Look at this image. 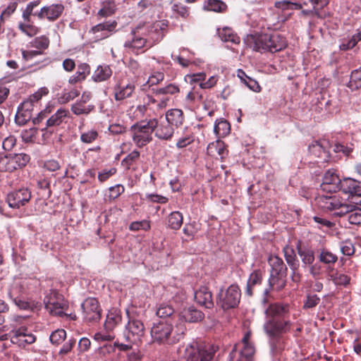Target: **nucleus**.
I'll use <instances>...</instances> for the list:
<instances>
[{"mask_svg":"<svg viewBox=\"0 0 361 361\" xmlns=\"http://www.w3.org/2000/svg\"><path fill=\"white\" fill-rule=\"evenodd\" d=\"M290 307L288 303L274 302L269 304L265 311L267 318L263 329L275 349L283 348V336L290 333L293 327V322L290 319Z\"/></svg>","mask_w":361,"mask_h":361,"instance_id":"f257e3e1","label":"nucleus"},{"mask_svg":"<svg viewBox=\"0 0 361 361\" xmlns=\"http://www.w3.org/2000/svg\"><path fill=\"white\" fill-rule=\"evenodd\" d=\"M317 204L324 211L334 212L338 217L348 216L350 224L361 226V209L350 204L338 195H319L316 198Z\"/></svg>","mask_w":361,"mask_h":361,"instance_id":"f03ea898","label":"nucleus"},{"mask_svg":"<svg viewBox=\"0 0 361 361\" xmlns=\"http://www.w3.org/2000/svg\"><path fill=\"white\" fill-rule=\"evenodd\" d=\"M186 331V326L182 322H176L173 327L169 320H161L153 323L150 334L154 343L173 345L183 338Z\"/></svg>","mask_w":361,"mask_h":361,"instance_id":"7ed1b4c3","label":"nucleus"},{"mask_svg":"<svg viewBox=\"0 0 361 361\" xmlns=\"http://www.w3.org/2000/svg\"><path fill=\"white\" fill-rule=\"evenodd\" d=\"M246 43L253 51L261 53L281 51L288 46L286 38L277 32L248 35Z\"/></svg>","mask_w":361,"mask_h":361,"instance_id":"20e7f679","label":"nucleus"},{"mask_svg":"<svg viewBox=\"0 0 361 361\" xmlns=\"http://www.w3.org/2000/svg\"><path fill=\"white\" fill-rule=\"evenodd\" d=\"M153 27L149 25H138L130 32V38L124 43V47L134 50L140 49L143 47H151L153 43L151 42L153 32Z\"/></svg>","mask_w":361,"mask_h":361,"instance_id":"39448f33","label":"nucleus"},{"mask_svg":"<svg viewBox=\"0 0 361 361\" xmlns=\"http://www.w3.org/2000/svg\"><path fill=\"white\" fill-rule=\"evenodd\" d=\"M151 123L150 118L137 122L130 127L132 140L137 147L142 148L152 141L154 128Z\"/></svg>","mask_w":361,"mask_h":361,"instance_id":"423d86ee","label":"nucleus"},{"mask_svg":"<svg viewBox=\"0 0 361 361\" xmlns=\"http://www.w3.org/2000/svg\"><path fill=\"white\" fill-rule=\"evenodd\" d=\"M251 331H247L241 341L236 343L230 353V360L235 361H252L255 352L251 339Z\"/></svg>","mask_w":361,"mask_h":361,"instance_id":"0eeeda50","label":"nucleus"},{"mask_svg":"<svg viewBox=\"0 0 361 361\" xmlns=\"http://www.w3.org/2000/svg\"><path fill=\"white\" fill-rule=\"evenodd\" d=\"M44 304L46 310L52 315L58 316L59 317H66L72 320L76 319V315L68 314V304L67 301L63 298L56 296H51L49 298L44 299Z\"/></svg>","mask_w":361,"mask_h":361,"instance_id":"6e6552de","label":"nucleus"},{"mask_svg":"<svg viewBox=\"0 0 361 361\" xmlns=\"http://www.w3.org/2000/svg\"><path fill=\"white\" fill-rule=\"evenodd\" d=\"M241 293L237 285H231L224 293L221 290L218 295L217 303L224 310L234 308L240 302Z\"/></svg>","mask_w":361,"mask_h":361,"instance_id":"1a4fd4ad","label":"nucleus"},{"mask_svg":"<svg viewBox=\"0 0 361 361\" xmlns=\"http://www.w3.org/2000/svg\"><path fill=\"white\" fill-rule=\"evenodd\" d=\"M145 334V328L143 322L140 319L129 317L125 331L126 340L130 343H139L142 342V338Z\"/></svg>","mask_w":361,"mask_h":361,"instance_id":"9d476101","label":"nucleus"},{"mask_svg":"<svg viewBox=\"0 0 361 361\" xmlns=\"http://www.w3.org/2000/svg\"><path fill=\"white\" fill-rule=\"evenodd\" d=\"M83 319L87 322H97L102 317V308L94 298H88L82 303Z\"/></svg>","mask_w":361,"mask_h":361,"instance_id":"9b49d317","label":"nucleus"},{"mask_svg":"<svg viewBox=\"0 0 361 361\" xmlns=\"http://www.w3.org/2000/svg\"><path fill=\"white\" fill-rule=\"evenodd\" d=\"M330 148L329 142L326 140L313 141L308 147L310 153L314 157L318 158V162L321 163L334 161L330 153Z\"/></svg>","mask_w":361,"mask_h":361,"instance_id":"f8f14e48","label":"nucleus"},{"mask_svg":"<svg viewBox=\"0 0 361 361\" xmlns=\"http://www.w3.org/2000/svg\"><path fill=\"white\" fill-rule=\"evenodd\" d=\"M31 197V191L27 188H22L9 192L6 201L10 207L19 209L27 204Z\"/></svg>","mask_w":361,"mask_h":361,"instance_id":"ddd939ff","label":"nucleus"},{"mask_svg":"<svg viewBox=\"0 0 361 361\" xmlns=\"http://www.w3.org/2000/svg\"><path fill=\"white\" fill-rule=\"evenodd\" d=\"M151 119L154 136L161 140H171L176 129L163 118V116H161L159 119L155 118Z\"/></svg>","mask_w":361,"mask_h":361,"instance_id":"4468645a","label":"nucleus"},{"mask_svg":"<svg viewBox=\"0 0 361 361\" xmlns=\"http://www.w3.org/2000/svg\"><path fill=\"white\" fill-rule=\"evenodd\" d=\"M186 78L189 80L190 84L192 86L191 90L187 95V99L202 103V98L203 94V75L202 73H196L192 75H188Z\"/></svg>","mask_w":361,"mask_h":361,"instance_id":"2eb2a0df","label":"nucleus"},{"mask_svg":"<svg viewBox=\"0 0 361 361\" xmlns=\"http://www.w3.org/2000/svg\"><path fill=\"white\" fill-rule=\"evenodd\" d=\"M338 190L348 195V197L360 198L359 201H355L353 203L361 206V183L350 178H343L340 183Z\"/></svg>","mask_w":361,"mask_h":361,"instance_id":"dca6fc26","label":"nucleus"},{"mask_svg":"<svg viewBox=\"0 0 361 361\" xmlns=\"http://www.w3.org/2000/svg\"><path fill=\"white\" fill-rule=\"evenodd\" d=\"M64 11V6L61 4H54L42 7L36 16L40 19H47L50 22L58 20Z\"/></svg>","mask_w":361,"mask_h":361,"instance_id":"f3484780","label":"nucleus"},{"mask_svg":"<svg viewBox=\"0 0 361 361\" xmlns=\"http://www.w3.org/2000/svg\"><path fill=\"white\" fill-rule=\"evenodd\" d=\"M11 342L17 344L20 347L35 342L36 337L32 334L27 333V329L22 326L16 331H13L10 336Z\"/></svg>","mask_w":361,"mask_h":361,"instance_id":"a211bd4d","label":"nucleus"},{"mask_svg":"<svg viewBox=\"0 0 361 361\" xmlns=\"http://www.w3.org/2000/svg\"><path fill=\"white\" fill-rule=\"evenodd\" d=\"M182 348L184 351V357L186 361H203V346L197 341H194L186 347H179L178 353L180 355Z\"/></svg>","mask_w":361,"mask_h":361,"instance_id":"6ab92c4d","label":"nucleus"},{"mask_svg":"<svg viewBox=\"0 0 361 361\" xmlns=\"http://www.w3.org/2000/svg\"><path fill=\"white\" fill-rule=\"evenodd\" d=\"M341 180L335 171L329 170L324 176L322 189L327 192H336L339 189Z\"/></svg>","mask_w":361,"mask_h":361,"instance_id":"aec40b11","label":"nucleus"},{"mask_svg":"<svg viewBox=\"0 0 361 361\" xmlns=\"http://www.w3.org/2000/svg\"><path fill=\"white\" fill-rule=\"evenodd\" d=\"M296 250L304 267H307L314 262L315 253L312 247L304 245L300 240H298L296 245Z\"/></svg>","mask_w":361,"mask_h":361,"instance_id":"412c9836","label":"nucleus"},{"mask_svg":"<svg viewBox=\"0 0 361 361\" xmlns=\"http://www.w3.org/2000/svg\"><path fill=\"white\" fill-rule=\"evenodd\" d=\"M286 276L281 275H270L269 279V288H267L264 292L263 302L264 304L268 302L267 296L269 295L271 290L280 291L286 285Z\"/></svg>","mask_w":361,"mask_h":361,"instance_id":"4be33fe9","label":"nucleus"},{"mask_svg":"<svg viewBox=\"0 0 361 361\" xmlns=\"http://www.w3.org/2000/svg\"><path fill=\"white\" fill-rule=\"evenodd\" d=\"M135 86L132 82L123 85L121 82L114 87V97L116 102H121L130 97L135 92Z\"/></svg>","mask_w":361,"mask_h":361,"instance_id":"5701e85b","label":"nucleus"},{"mask_svg":"<svg viewBox=\"0 0 361 361\" xmlns=\"http://www.w3.org/2000/svg\"><path fill=\"white\" fill-rule=\"evenodd\" d=\"M117 25L118 23L116 20H109L93 26L90 32L93 34L101 32V38L105 39L109 37L113 32H116Z\"/></svg>","mask_w":361,"mask_h":361,"instance_id":"b1692460","label":"nucleus"},{"mask_svg":"<svg viewBox=\"0 0 361 361\" xmlns=\"http://www.w3.org/2000/svg\"><path fill=\"white\" fill-rule=\"evenodd\" d=\"M202 319V312L196 310L193 307L183 309L178 314V319L176 322H183L185 325V322H197Z\"/></svg>","mask_w":361,"mask_h":361,"instance_id":"393cba45","label":"nucleus"},{"mask_svg":"<svg viewBox=\"0 0 361 361\" xmlns=\"http://www.w3.org/2000/svg\"><path fill=\"white\" fill-rule=\"evenodd\" d=\"M174 128L180 127L184 122V115L182 110L178 109H172L166 112L163 117Z\"/></svg>","mask_w":361,"mask_h":361,"instance_id":"a878e982","label":"nucleus"},{"mask_svg":"<svg viewBox=\"0 0 361 361\" xmlns=\"http://www.w3.org/2000/svg\"><path fill=\"white\" fill-rule=\"evenodd\" d=\"M268 262L271 267L270 275L287 276L288 269L281 258L271 255L269 257Z\"/></svg>","mask_w":361,"mask_h":361,"instance_id":"bb28decb","label":"nucleus"},{"mask_svg":"<svg viewBox=\"0 0 361 361\" xmlns=\"http://www.w3.org/2000/svg\"><path fill=\"white\" fill-rule=\"evenodd\" d=\"M90 66L87 63H82L78 66V69L75 73L71 75L68 79V82L71 85H75L81 82L87 78V75L90 74Z\"/></svg>","mask_w":361,"mask_h":361,"instance_id":"cd10ccee","label":"nucleus"},{"mask_svg":"<svg viewBox=\"0 0 361 361\" xmlns=\"http://www.w3.org/2000/svg\"><path fill=\"white\" fill-rule=\"evenodd\" d=\"M122 321L121 311L113 308L110 310L106 315L104 322V328L107 331H111L118 325Z\"/></svg>","mask_w":361,"mask_h":361,"instance_id":"c85d7f7f","label":"nucleus"},{"mask_svg":"<svg viewBox=\"0 0 361 361\" xmlns=\"http://www.w3.org/2000/svg\"><path fill=\"white\" fill-rule=\"evenodd\" d=\"M264 271L261 269L254 270L249 276L247 282L246 294L252 296L253 295V288L255 286L260 285L263 281Z\"/></svg>","mask_w":361,"mask_h":361,"instance_id":"c756f323","label":"nucleus"},{"mask_svg":"<svg viewBox=\"0 0 361 361\" xmlns=\"http://www.w3.org/2000/svg\"><path fill=\"white\" fill-rule=\"evenodd\" d=\"M112 73L109 66L106 64L99 65L94 71L92 79L95 82H104L111 77Z\"/></svg>","mask_w":361,"mask_h":361,"instance_id":"7c9ffc66","label":"nucleus"},{"mask_svg":"<svg viewBox=\"0 0 361 361\" xmlns=\"http://www.w3.org/2000/svg\"><path fill=\"white\" fill-rule=\"evenodd\" d=\"M68 110L63 108L58 109L55 114L47 120L46 128L60 126L68 117Z\"/></svg>","mask_w":361,"mask_h":361,"instance_id":"2f4dec72","label":"nucleus"},{"mask_svg":"<svg viewBox=\"0 0 361 361\" xmlns=\"http://www.w3.org/2000/svg\"><path fill=\"white\" fill-rule=\"evenodd\" d=\"M140 159V153L135 149L129 153L122 161L121 166L126 171H135L137 165Z\"/></svg>","mask_w":361,"mask_h":361,"instance_id":"473e14b6","label":"nucleus"},{"mask_svg":"<svg viewBox=\"0 0 361 361\" xmlns=\"http://www.w3.org/2000/svg\"><path fill=\"white\" fill-rule=\"evenodd\" d=\"M208 155L218 159L219 157L221 159L224 157L226 149L224 143L218 140L216 142H212L208 145L207 148Z\"/></svg>","mask_w":361,"mask_h":361,"instance_id":"72a5a7b5","label":"nucleus"},{"mask_svg":"<svg viewBox=\"0 0 361 361\" xmlns=\"http://www.w3.org/2000/svg\"><path fill=\"white\" fill-rule=\"evenodd\" d=\"M95 106L92 104H86L81 100H77L72 106L71 111L76 116L88 115L94 111Z\"/></svg>","mask_w":361,"mask_h":361,"instance_id":"f704fd0d","label":"nucleus"},{"mask_svg":"<svg viewBox=\"0 0 361 361\" xmlns=\"http://www.w3.org/2000/svg\"><path fill=\"white\" fill-rule=\"evenodd\" d=\"M328 277L336 286H346L350 281V278L348 275L338 272L334 269L329 270Z\"/></svg>","mask_w":361,"mask_h":361,"instance_id":"c9c22d12","label":"nucleus"},{"mask_svg":"<svg viewBox=\"0 0 361 361\" xmlns=\"http://www.w3.org/2000/svg\"><path fill=\"white\" fill-rule=\"evenodd\" d=\"M218 35L221 39L224 42H231L233 44H239L240 42V37L237 34L228 27L218 29Z\"/></svg>","mask_w":361,"mask_h":361,"instance_id":"e433bc0d","label":"nucleus"},{"mask_svg":"<svg viewBox=\"0 0 361 361\" xmlns=\"http://www.w3.org/2000/svg\"><path fill=\"white\" fill-rule=\"evenodd\" d=\"M318 259L321 263L329 266L334 265L338 261L337 255L326 248L320 250Z\"/></svg>","mask_w":361,"mask_h":361,"instance_id":"4c0bfd02","label":"nucleus"},{"mask_svg":"<svg viewBox=\"0 0 361 361\" xmlns=\"http://www.w3.org/2000/svg\"><path fill=\"white\" fill-rule=\"evenodd\" d=\"M231 130L230 123L224 119L216 121L214 126V132L219 137H225Z\"/></svg>","mask_w":361,"mask_h":361,"instance_id":"58836bf2","label":"nucleus"},{"mask_svg":"<svg viewBox=\"0 0 361 361\" xmlns=\"http://www.w3.org/2000/svg\"><path fill=\"white\" fill-rule=\"evenodd\" d=\"M175 310L173 307L167 304V303H161L160 304L156 312V314L161 319H167L166 320H169L171 322V317L174 314Z\"/></svg>","mask_w":361,"mask_h":361,"instance_id":"ea45409f","label":"nucleus"},{"mask_svg":"<svg viewBox=\"0 0 361 361\" xmlns=\"http://www.w3.org/2000/svg\"><path fill=\"white\" fill-rule=\"evenodd\" d=\"M347 87L351 91H355L361 88V67L351 72Z\"/></svg>","mask_w":361,"mask_h":361,"instance_id":"a19ab883","label":"nucleus"},{"mask_svg":"<svg viewBox=\"0 0 361 361\" xmlns=\"http://www.w3.org/2000/svg\"><path fill=\"white\" fill-rule=\"evenodd\" d=\"M183 215L179 212H171L167 219L169 226L173 230H178L183 224Z\"/></svg>","mask_w":361,"mask_h":361,"instance_id":"79ce46f5","label":"nucleus"},{"mask_svg":"<svg viewBox=\"0 0 361 361\" xmlns=\"http://www.w3.org/2000/svg\"><path fill=\"white\" fill-rule=\"evenodd\" d=\"M32 114L21 109V106H19L15 116V122L18 126H25L32 118Z\"/></svg>","mask_w":361,"mask_h":361,"instance_id":"37998d69","label":"nucleus"},{"mask_svg":"<svg viewBox=\"0 0 361 361\" xmlns=\"http://www.w3.org/2000/svg\"><path fill=\"white\" fill-rule=\"evenodd\" d=\"M79 94V90L75 88H73L71 90H67L65 89L61 92V95L58 97V101L60 104H66L78 97Z\"/></svg>","mask_w":361,"mask_h":361,"instance_id":"c03bdc74","label":"nucleus"},{"mask_svg":"<svg viewBox=\"0 0 361 361\" xmlns=\"http://www.w3.org/2000/svg\"><path fill=\"white\" fill-rule=\"evenodd\" d=\"M11 159L15 170L25 166L30 160V156L25 153L15 154Z\"/></svg>","mask_w":361,"mask_h":361,"instance_id":"a18cd8bd","label":"nucleus"},{"mask_svg":"<svg viewBox=\"0 0 361 361\" xmlns=\"http://www.w3.org/2000/svg\"><path fill=\"white\" fill-rule=\"evenodd\" d=\"M24 293V286L19 281L13 282L8 292L9 297L12 300H16V298H21Z\"/></svg>","mask_w":361,"mask_h":361,"instance_id":"49530a36","label":"nucleus"},{"mask_svg":"<svg viewBox=\"0 0 361 361\" xmlns=\"http://www.w3.org/2000/svg\"><path fill=\"white\" fill-rule=\"evenodd\" d=\"M49 39L45 35H41L35 37L31 42L32 47L36 48L38 51H42L48 49L49 46Z\"/></svg>","mask_w":361,"mask_h":361,"instance_id":"de8ad7c7","label":"nucleus"},{"mask_svg":"<svg viewBox=\"0 0 361 361\" xmlns=\"http://www.w3.org/2000/svg\"><path fill=\"white\" fill-rule=\"evenodd\" d=\"M226 8V4L221 0H208L204 5V9L214 12H224Z\"/></svg>","mask_w":361,"mask_h":361,"instance_id":"09e8293b","label":"nucleus"},{"mask_svg":"<svg viewBox=\"0 0 361 361\" xmlns=\"http://www.w3.org/2000/svg\"><path fill=\"white\" fill-rule=\"evenodd\" d=\"M18 30L23 32V34L29 36L33 37L36 35L39 29L38 27L35 25L33 23H18Z\"/></svg>","mask_w":361,"mask_h":361,"instance_id":"8fccbe9b","label":"nucleus"},{"mask_svg":"<svg viewBox=\"0 0 361 361\" xmlns=\"http://www.w3.org/2000/svg\"><path fill=\"white\" fill-rule=\"evenodd\" d=\"M116 10V6L114 1H106L104 6L98 11L97 16L106 18L114 14Z\"/></svg>","mask_w":361,"mask_h":361,"instance_id":"3c124183","label":"nucleus"},{"mask_svg":"<svg viewBox=\"0 0 361 361\" xmlns=\"http://www.w3.org/2000/svg\"><path fill=\"white\" fill-rule=\"evenodd\" d=\"M11 155L0 157V172H13L15 171Z\"/></svg>","mask_w":361,"mask_h":361,"instance_id":"603ef678","label":"nucleus"},{"mask_svg":"<svg viewBox=\"0 0 361 361\" xmlns=\"http://www.w3.org/2000/svg\"><path fill=\"white\" fill-rule=\"evenodd\" d=\"M275 7L282 10H300L302 8V5L289 1H280L275 3Z\"/></svg>","mask_w":361,"mask_h":361,"instance_id":"864d4df0","label":"nucleus"},{"mask_svg":"<svg viewBox=\"0 0 361 361\" xmlns=\"http://www.w3.org/2000/svg\"><path fill=\"white\" fill-rule=\"evenodd\" d=\"M99 137V133L96 130H90L80 134V141L82 143L91 144Z\"/></svg>","mask_w":361,"mask_h":361,"instance_id":"5fc2aeb1","label":"nucleus"},{"mask_svg":"<svg viewBox=\"0 0 361 361\" xmlns=\"http://www.w3.org/2000/svg\"><path fill=\"white\" fill-rule=\"evenodd\" d=\"M66 337V331L64 329H57L53 331L49 337L51 343L58 345L62 343Z\"/></svg>","mask_w":361,"mask_h":361,"instance_id":"6e6d98bb","label":"nucleus"},{"mask_svg":"<svg viewBox=\"0 0 361 361\" xmlns=\"http://www.w3.org/2000/svg\"><path fill=\"white\" fill-rule=\"evenodd\" d=\"M125 191V188L121 184H118L109 188V200L112 201L118 198Z\"/></svg>","mask_w":361,"mask_h":361,"instance_id":"4d7b16f0","label":"nucleus"},{"mask_svg":"<svg viewBox=\"0 0 361 361\" xmlns=\"http://www.w3.org/2000/svg\"><path fill=\"white\" fill-rule=\"evenodd\" d=\"M151 228L150 222L147 220H142L140 221H133L130 224L129 228L132 231H137L144 230L149 231Z\"/></svg>","mask_w":361,"mask_h":361,"instance_id":"13d9d810","label":"nucleus"},{"mask_svg":"<svg viewBox=\"0 0 361 361\" xmlns=\"http://www.w3.org/2000/svg\"><path fill=\"white\" fill-rule=\"evenodd\" d=\"M320 302V298L317 295L308 294L304 302L303 309H311L316 307Z\"/></svg>","mask_w":361,"mask_h":361,"instance_id":"bf43d9fd","label":"nucleus"},{"mask_svg":"<svg viewBox=\"0 0 361 361\" xmlns=\"http://www.w3.org/2000/svg\"><path fill=\"white\" fill-rule=\"evenodd\" d=\"M18 6V3L16 1L11 2L8 6L2 11L0 15V18L5 23V20L8 18L16 10Z\"/></svg>","mask_w":361,"mask_h":361,"instance_id":"052dcab7","label":"nucleus"},{"mask_svg":"<svg viewBox=\"0 0 361 361\" xmlns=\"http://www.w3.org/2000/svg\"><path fill=\"white\" fill-rule=\"evenodd\" d=\"M53 107L47 106L43 111H40L37 117L32 118V123L35 125L39 124L44 118H47L49 114L52 112Z\"/></svg>","mask_w":361,"mask_h":361,"instance_id":"680f3d73","label":"nucleus"},{"mask_svg":"<svg viewBox=\"0 0 361 361\" xmlns=\"http://www.w3.org/2000/svg\"><path fill=\"white\" fill-rule=\"evenodd\" d=\"M179 92V88L177 85L169 84L166 87L159 88L157 90V94H173Z\"/></svg>","mask_w":361,"mask_h":361,"instance_id":"e2e57ef3","label":"nucleus"},{"mask_svg":"<svg viewBox=\"0 0 361 361\" xmlns=\"http://www.w3.org/2000/svg\"><path fill=\"white\" fill-rule=\"evenodd\" d=\"M164 79V74L162 72H155L150 75L147 81V84L150 86L156 85Z\"/></svg>","mask_w":361,"mask_h":361,"instance_id":"0e129e2a","label":"nucleus"},{"mask_svg":"<svg viewBox=\"0 0 361 361\" xmlns=\"http://www.w3.org/2000/svg\"><path fill=\"white\" fill-rule=\"evenodd\" d=\"M116 169L112 167L109 169H104L98 174V179L101 183H104L110 177L116 173Z\"/></svg>","mask_w":361,"mask_h":361,"instance_id":"69168bd1","label":"nucleus"},{"mask_svg":"<svg viewBox=\"0 0 361 361\" xmlns=\"http://www.w3.org/2000/svg\"><path fill=\"white\" fill-rule=\"evenodd\" d=\"M37 133V129L31 128L30 129L24 130L21 133V138L25 142H32Z\"/></svg>","mask_w":361,"mask_h":361,"instance_id":"338daca9","label":"nucleus"},{"mask_svg":"<svg viewBox=\"0 0 361 361\" xmlns=\"http://www.w3.org/2000/svg\"><path fill=\"white\" fill-rule=\"evenodd\" d=\"M218 349V346L215 345H209L208 347L204 345V361H212Z\"/></svg>","mask_w":361,"mask_h":361,"instance_id":"774afa93","label":"nucleus"}]
</instances>
